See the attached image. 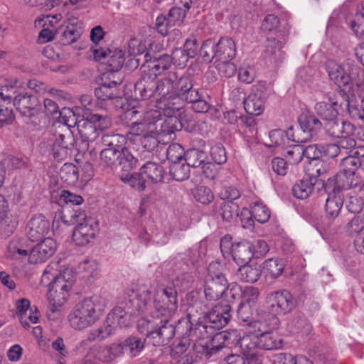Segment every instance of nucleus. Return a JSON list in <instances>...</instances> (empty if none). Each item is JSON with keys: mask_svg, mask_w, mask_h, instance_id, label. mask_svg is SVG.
Here are the masks:
<instances>
[{"mask_svg": "<svg viewBox=\"0 0 364 364\" xmlns=\"http://www.w3.org/2000/svg\"><path fill=\"white\" fill-rule=\"evenodd\" d=\"M105 304L102 298L92 296L77 302L70 312L68 319L70 326L82 331L94 325L102 316Z\"/></svg>", "mask_w": 364, "mask_h": 364, "instance_id": "1", "label": "nucleus"}, {"mask_svg": "<svg viewBox=\"0 0 364 364\" xmlns=\"http://www.w3.org/2000/svg\"><path fill=\"white\" fill-rule=\"evenodd\" d=\"M171 318L154 315L141 318L137 321V329L140 333L146 335L154 346H165L176 333L174 325L170 323Z\"/></svg>", "mask_w": 364, "mask_h": 364, "instance_id": "2", "label": "nucleus"}, {"mask_svg": "<svg viewBox=\"0 0 364 364\" xmlns=\"http://www.w3.org/2000/svg\"><path fill=\"white\" fill-rule=\"evenodd\" d=\"M176 279L166 285L159 284L154 289V316L172 318L178 308Z\"/></svg>", "mask_w": 364, "mask_h": 364, "instance_id": "3", "label": "nucleus"}, {"mask_svg": "<svg viewBox=\"0 0 364 364\" xmlns=\"http://www.w3.org/2000/svg\"><path fill=\"white\" fill-rule=\"evenodd\" d=\"M111 125V120L107 116L95 114L90 119H82L78 121L77 130L81 139L80 143L76 144V149L79 152H85L88 149L89 142L97 139L100 130L108 128Z\"/></svg>", "mask_w": 364, "mask_h": 364, "instance_id": "4", "label": "nucleus"}, {"mask_svg": "<svg viewBox=\"0 0 364 364\" xmlns=\"http://www.w3.org/2000/svg\"><path fill=\"white\" fill-rule=\"evenodd\" d=\"M203 60L210 63L215 60H231L236 55L235 41L229 37L220 38L218 43L213 39L205 40L200 50Z\"/></svg>", "mask_w": 364, "mask_h": 364, "instance_id": "5", "label": "nucleus"}, {"mask_svg": "<svg viewBox=\"0 0 364 364\" xmlns=\"http://www.w3.org/2000/svg\"><path fill=\"white\" fill-rule=\"evenodd\" d=\"M132 117L139 114V118L132 122L127 134V140L132 144L140 140L141 137L150 133H154L155 125L153 119L159 117V113L154 109L148 110H133L131 112Z\"/></svg>", "mask_w": 364, "mask_h": 364, "instance_id": "6", "label": "nucleus"}, {"mask_svg": "<svg viewBox=\"0 0 364 364\" xmlns=\"http://www.w3.org/2000/svg\"><path fill=\"white\" fill-rule=\"evenodd\" d=\"M218 262H211L208 267V275L204 287L205 298L210 301H217L228 290V281L220 272Z\"/></svg>", "mask_w": 364, "mask_h": 364, "instance_id": "7", "label": "nucleus"}, {"mask_svg": "<svg viewBox=\"0 0 364 364\" xmlns=\"http://www.w3.org/2000/svg\"><path fill=\"white\" fill-rule=\"evenodd\" d=\"M154 109L159 113V117L153 119V124L156 127L154 133H156L157 135L168 136L173 134L176 130H178L176 124L178 123V119L175 114L181 109V106L178 103L173 102L172 105H171L170 103L166 104L164 108H161L166 116L164 119L161 117L160 109L156 107Z\"/></svg>", "mask_w": 364, "mask_h": 364, "instance_id": "8", "label": "nucleus"}, {"mask_svg": "<svg viewBox=\"0 0 364 364\" xmlns=\"http://www.w3.org/2000/svg\"><path fill=\"white\" fill-rule=\"evenodd\" d=\"M267 302L269 311L275 315H285L296 307V301L292 294L287 290H279L269 293Z\"/></svg>", "mask_w": 364, "mask_h": 364, "instance_id": "9", "label": "nucleus"}, {"mask_svg": "<svg viewBox=\"0 0 364 364\" xmlns=\"http://www.w3.org/2000/svg\"><path fill=\"white\" fill-rule=\"evenodd\" d=\"M118 358L114 343L110 345L95 344L84 356L82 364H108Z\"/></svg>", "mask_w": 364, "mask_h": 364, "instance_id": "10", "label": "nucleus"}, {"mask_svg": "<svg viewBox=\"0 0 364 364\" xmlns=\"http://www.w3.org/2000/svg\"><path fill=\"white\" fill-rule=\"evenodd\" d=\"M143 58L133 59L135 61L136 67L139 66L140 62L142 61V70L145 73L147 72L151 75L154 76V75L156 78L158 75H161L165 70L169 69L171 65V56L167 54L159 55L152 58L149 53H146L144 55Z\"/></svg>", "mask_w": 364, "mask_h": 364, "instance_id": "11", "label": "nucleus"}, {"mask_svg": "<svg viewBox=\"0 0 364 364\" xmlns=\"http://www.w3.org/2000/svg\"><path fill=\"white\" fill-rule=\"evenodd\" d=\"M102 82L95 90V95L97 99L107 100L119 97L118 85L122 82L121 76H115L110 72H105L102 75Z\"/></svg>", "mask_w": 364, "mask_h": 364, "instance_id": "12", "label": "nucleus"}, {"mask_svg": "<svg viewBox=\"0 0 364 364\" xmlns=\"http://www.w3.org/2000/svg\"><path fill=\"white\" fill-rule=\"evenodd\" d=\"M176 80V73L169 72L161 80H157L156 84V102L159 109L164 108L166 104L172 105L175 101L174 82Z\"/></svg>", "mask_w": 364, "mask_h": 364, "instance_id": "13", "label": "nucleus"}, {"mask_svg": "<svg viewBox=\"0 0 364 364\" xmlns=\"http://www.w3.org/2000/svg\"><path fill=\"white\" fill-rule=\"evenodd\" d=\"M75 138L71 130L66 127L55 131V139L53 147V154L58 161H62L68 156V150L74 146Z\"/></svg>", "mask_w": 364, "mask_h": 364, "instance_id": "14", "label": "nucleus"}, {"mask_svg": "<svg viewBox=\"0 0 364 364\" xmlns=\"http://www.w3.org/2000/svg\"><path fill=\"white\" fill-rule=\"evenodd\" d=\"M98 230V223L90 217L76 225L72 235L73 240L77 245L84 246L95 237Z\"/></svg>", "mask_w": 364, "mask_h": 364, "instance_id": "15", "label": "nucleus"}, {"mask_svg": "<svg viewBox=\"0 0 364 364\" xmlns=\"http://www.w3.org/2000/svg\"><path fill=\"white\" fill-rule=\"evenodd\" d=\"M14 106L22 116L32 118L38 115L42 110V107L35 95L18 94L14 98Z\"/></svg>", "mask_w": 364, "mask_h": 364, "instance_id": "16", "label": "nucleus"}, {"mask_svg": "<svg viewBox=\"0 0 364 364\" xmlns=\"http://www.w3.org/2000/svg\"><path fill=\"white\" fill-rule=\"evenodd\" d=\"M39 241L30 251L28 258L31 263L43 262L56 251L57 244L53 238L47 237Z\"/></svg>", "mask_w": 364, "mask_h": 364, "instance_id": "17", "label": "nucleus"}, {"mask_svg": "<svg viewBox=\"0 0 364 364\" xmlns=\"http://www.w3.org/2000/svg\"><path fill=\"white\" fill-rule=\"evenodd\" d=\"M50 222L42 215H36L31 218L26 226L28 238L32 242H37L49 233Z\"/></svg>", "mask_w": 364, "mask_h": 364, "instance_id": "18", "label": "nucleus"}, {"mask_svg": "<svg viewBox=\"0 0 364 364\" xmlns=\"http://www.w3.org/2000/svg\"><path fill=\"white\" fill-rule=\"evenodd\" d=\"M156 77L142 70L141 77L134 84V93L142 100L154 97L156 100Z\"/></svg>", "mask_w": 364, "mask_h": 364, "instance_id": "19", "label": "nucleus"}, {"mask_svg": "<svg viewBox=\"0 0 364 364\" xmlns=\"http://www.w3.org/2000/svg\"><path fill=\"white\" fill-rule=\"evenodd\" d=\"M231 307L229 304L215 306L205 316V321L215 331L225 326L230 321Z\"/></svg>", "mask_w": 364, "mask_h": 364, "instance_id": "20", "label": "nucleus"}, {"mask_svg": "<svg viewBox=\"0 0 364 364\" xmlns=\"http://www.w3.org/2000/svg\"><path fill=\"white\" fill-rule=\"evenodd\" d=\"M118 358L127 355L129 358L138 356L144 350L145 340L131 336L120 343H114Z\"/></svg>", "mask_w": 364, "mask_h": 364, "instance_id": "21", "label": "nucleus"}, {"mask_svg": "<svg viewBox=\"0 0 364 364\" xmlns=\"http://www.w3.org/2000/svg\"><path fill=\"white\" fill-rule=\"evenodd\" d=\"M58 267L57 262H50L45 269L43 274V279H47L50 280V275L52 277L51 279L56 283L68 285V287L71 288L74 282V272L70 267L64 268L60 270L58 274H56Z\"/></svg>", "mask_w": 364, "mask_h": 364, "instance_id": "22", "label": "nucleus"}, {"mask_svg": "<svg viewBox=\"0 0 364 364\" xmlns=\"http://www.w3.org/2000/svg\"><path fill=\"white\" fill-rule=\"evenodd\" d=\"M71 288L68 285L61 284L53 281L50 283V287L48 292V300L54 308L63 306L70 296Z\"/></svg>", "mask_w": 364, "mask_h": 364, "instance_id": "23", "label": "nucleus"}, {"mask_svg": "<svg viewBox=\"0 0 364 364\" xmlns=\"http://www.w3.org/2000/svg\"><path fill=\"white\" fill-rule=\"evenodd\" d=\"M105 324L107 328H110L113 334L118 327H127L129 325L128 311L121 306L114 307L107 316Z\"/></svg>", "mask_w": 364, "mask_h": 364, "instance_id": "24", "label": "nucleus"}, {"mask_svg": "<svg viewBox=\"0 0 364 364\" xmlns=\"http://www.w3.org/2000/svg\"><path fill=\"white\" fill-rule=\"evenodd\" d=\"M230 252L237 264H247L254 257L252 243L247 240L232 244Z\"/></svg>", "mask_w": 364, "mask_h": 364, "instance_id": "25", "label": "nucleus"}, {"mask_svg": "<svg viewBox=\"0 0 364 364\" xmlns=\"http://www.w3.org/2000/svg\"><path fill=\"white\" fill-rule=\"evenodd\" d=\"M326 132L332 137L339 138L343 134H351L354 132V126L348 122L337 118L330 119L325 122Z\"/></svg>", "mask_w": 364, "mask_h": 364, "instance_id": "26", "label": "nucleus"}, {"mask_svg": "<svg viewBox=\"0 0 364 364\" xmlns=\"http://www.w3.org/2000/svg\"><path fill=\"white\" fill-rule=\"evenodd\" d=\"M151 291L146 287L139 289L138 291H132L129 295V302L132 310L130 314L144 311L146 304L150 301Z\"/></svg>", "mask_w": 364, "mask_h": 364, "instance_id": "27", "label": "nucleus"}, {"mask_svg": "<svg viewBox=\"0 0 364 364\" xmlns=\"http://www.w3.org/2000/svg\"><path fill=\"white\" fill-rule=\"evenodd\" d=\"M228 338V335L226 332H218L213 335L209 343L201 346L200 352L206 359H209L225 347V342Z\"/></svg>", "mask_w": 364, "mask_h": 364, "instance_id": "28", "label": "nucleus"}, {"mask_svg": "<svg viewBox=\"0 0 364 364\" xmlns=\"http://www.w3.org/2000/svg\"><path fill=\"white\" fill-rule=\"evenodd\" d=\"M31 249L27 244L25 238L14 237L8 245L6 253V257L14 259H18L30 255Z\"/></svg>", "mask_w": 364, "mask_h": 364, "instance_id": "29", "label": "nucleus"}, {"mask_svg": "<svg viewBox=\"0 0 364 364\" xmlns=\"http://www.w3.org/2000/svg\"><path fill=\"white\" fill-rule=\"evenodd\" d=\"M140 171L147 183L156 184L164 180L165 171L158 163L148 161L141 167Z\"/></svg>", "mask_w": 364, "mask_h": 364, "instance_id": "30", "label": "nucleus"}, {"mask_svg": "<svg viewBox=\"0 0 364 364\" xmlns=\"http://www.w3.org/2000/svg\"><path fill=\"white\" fill-rule=\"evenodd\" d=\"M326 70L331 80L339 87L348 85V77L346 68L334 60H328Z\"/></svg>", "mask_w": 364, "mask_h": 364, "instance_id": "31", "label": "nucleus"}, {"mask_svg": "<svg viewBox=\"0 0 364 364\" xmlns=\"http://www.w3.org/2000/svg\"><path fill=\"white\" fill-rule=\"evenodd\" d=\"M361 182L360 173L341 170L335 177L336 187L338 189H349L357 186Z\"/></svg>", "mask_w": 364, "mask_h": 364, "instance_id": "32", "label": "nucleus"}, {"mask_svg": "<svg viewBox=\"0 0 364 364\" xmlns=\"http://www.w3.org/2000/svg\"><path fill=\"white\" fill-rule=\"evenodd\" d=\"M244 108L250 115L258 116L264 109V102L262 93H250L244 100Z\"/></svg>", "mask_w": 364, "mask_h": 364, "instance_id": "33", "label": "nucleus"}, {"mask_svg": "<svg viewBox=\"0 0 364 364\" xmlns=\"http://www.w3.org/2000/svg\"><path fill=\"white\" fill-rule=\"evenodd\" d=\"M338 105L337 101L332 99L329 102H319L315 105L316 112L326 122L335 119L338 114Z\"/></svg>", "mask_w": 364, "mask_h": 364, "instance_id": "34", "label": "nucleus"}, {"mask_svg": "<svg viewBox=\"0 0 364 364\" xmlns=\"http://www.w3.org/2000/svg\"><path fill=\"white\" fill-rule=\"evenodd\" d=\"M259 346L264 350L278 349L282 346V339L277 331H264L258 335Z\"/></svg>", "mask_w": 364, "mask_h": 364, "instance_id": "35", "label": "nucleus"}, {"mask_svg": "<svg viewBox=\"0 0 364 364\" xmlns=\"http://www.w3.org/2000/svg\"><path fill=\"white\" fill-rule=\"evenodd\" d=\"M89 218L87 216L85 211L79 208H64L60 215L62 222L67 225H73L76 223L78 225Z\"/></svg>", "mask_w": 364, "mask_h": 364, "instance_id": "36", "label": "nucleus"}, {"mask_svg": "<svg viewBox=\"0 0 364 364\" xmlns=\"http://www.w3.org/2000/svg\"><path fill=\"white\" fill-rule=\"evenodd\" d=\"M246 213L250 215V222H252V218H254L260 223H264L267 222L270 218L269 210L262 202L254 203L251 206L250 211L247 208H243L242 210V215H245Z\"/></svg>", "mask_w": 364, "mask_h": 364, "instance_id": "37", "label": "nucleus"}, {"mask_svg": "<svg viewBox=\"0 0 364 364\" xmlns=\"http://www.w3.org/2000/svg\"><path fill=\"white\" fill-rule=\"evenodd\" d=\"M261 272L257 264H245L238 269L237 277L242 282L254 283L259 279Z\"/></svg>", "mask_w": 364, "mask_h": 364, "instance_id": "38", "label": "nucleus"}, {"mask_svg": "<svg viewBox=\"0 0 364 364\" xmlns=\"http://www.w3.org/2000/svg\"><path fill=\"white\" fill-rule=\"evenodd\" d=\"M286 39H276L274 38H268L265 46V53L271 56L274 60L278 61L284 58V52L282 50Z\"/></svg>", "mask_w": 364, "mask_h": 364, "instance_id": "39", "label": "nucleus"}, {"mask_svg": "<svg viewBox=\"0 0 364 364\" xmlns=\"http://www.w3.org/2000/svg\"><path fill=\"white\" fill-rule=\"evenodd\" d=\"M284 261L278 257H273L265 260L263 263V269L267 277L277 278L280 277L284 269Z\"/></svg>", "mask_w": 364, "mask_h": 364, "instance_id": "40", "label": "nucleus"}, {"mask_svg": "<svg viewBox=\"0 0 364 364\" xmlns=\"http://www.w3.org/2000/svg\"><path fill=\"white\" fill-rule=\"evenodd\" d=\"M237 344L244 356L261 348L259 346L258 335L252 333L241 337Z\"/></svg>", "mask_w": 364, "mask_h": 364, "instance_id": "41", "label": "nucleus"}, {"mask_svg": "<svg viewBox=\"0 0 364 364\" xmlns=\"http://www.w3.org/2000/svg\"><path fill=\"white\" fill-rule=\"evenodd\" d=\"M112 335L110 328H107L105 324L104 326L97 328L96 329H93L87 334V337L86 339L81 341L78 346H77V349L82 348L85 349L89 343L93 342L95 341H103L110 336Z\"/></svg>", "mask_w": 364, "mask_h": 364, "instance_id": "42", "label": "nucleus"}, {"mask_svg": "<svg viewBox=\"0 0 364 364\" xmlns=\"http://www.w3.org/2000/svg\"><path fill=\"white\" fill-rule=\"evenodd\" d=\"M124 61V53L122 50H109V56L106 60L108 66L107 72L113 73L115 76H120L118 71L122 68Z\"/></svg>", "mask_w": 364, "mask_h": 364, "instance_id": "43", "label": "nucleus"}, {"mask_svg": "<svg viewBox=\"0 0 364 364\" xmlns=\"http://www.w3.org/2000/svg\"><path fill=\"white\" fill-rule=\"evenodd\" d=\"M315 182L308 177L300 180L292 188L294 196L299 199L307 198L313 191Z\"/></svg>", "mask_w": 364, "mask_h": 364, "instance_id": "44", "label": "nucleus"}, {"mask_svg": "<svg viewBox=\"0 0 364 364\" xmlns=\"http://www.w3.org/2000/svg\"><path fill=\"white\" fill-rule=\"evenodd\" d=\"M343 203L341 196H336L335 193L328 195L325 205L326 217L332 220L337 218L342 208Z\"/></svg>", "mask_w": 364, "mask_h": 364, "instance_id": "45", "label": "nucleus"}, {"mask_svg": "<svg viewBox=\"0 0 364 364\" xmlns=\"http://www.w3.org/2000/svg\"><path fill=\"white\" fill-rule=\"evenodd\" d=\"M121 149L107 147L100 152V161L104 166L114 168L118 167L119 159L121 156Z\"/></svg>", "mask_w": 364, "mask_h": 364, "instance_id": "46", "label": "nucleus"}, {"mask_svg": "<svg viewBox=\"0 0 364 364\" xmlns=\"http://www.w3.org/2000/svg\"><path fill=\"white\" fill-rule=\"evenodd\" d=\"M192 80L188 76L179 77L176 73V80L174 82L175 102L181 107V98L193 87Z\"/></svg>", "mask_w": 364, "mask_h": 364, "instance_id": "47", "label": "nucleus"}, {"mask_svg": "<svg viewBox=\"0 0 364 364\" xmlns=\"http://www.w3.org/2000/svg\"><path fill=\"white\" fill-rule=\"evenodd\" d=\"M60 177L65 183L75 185L79 178L77 167L73 164H64L60 171Z\"/></svg>", "mask_w": 364, "mask_h": 364, "instance_id": "48", "label": "nucleus"}, {"mask_svg": "<svg viewBox=\"0 0 364 364\" xmlns=\"http://www.w3.org/2000/svg\"><path fill=\"white\" fill-rule=\"evenodd\" d=\"M286 135L289 140L297 144L304 143L312 138L309 131L305 130L300 124L295 127H291L288 129Z\"/></svg>", "mask_w": 364, "mask_h": 364, "instance_id": "49", "label": "nucleus"}, {"mask_svg": "<svg viewBox=\"0 0 364 364\" xmlns=\"http://www.w3.org/2000/svg\"><path fill=\"white\" fill-rule=\"evenodd\" d=\"M120 179L134 189L142 191L146 188V179L142 176L141 171L132 174H122Z\"/></svg>", "mask_w": 364, "mask_h": 364, "instance_id": "50", "label": "nucleus"}, {"mask_svg": "<svg viewBox=\"0 0 364 364\" xmlns=\"http://www.w3.org/2000/svg\"><path fill=\"white\" fill-rule=\"evenodd\" d=\"M207 159L205 152L198 149H190L185 154V162L193 168L201 166Z\"/></svg>", "mask_w": 364, "mask_h": 364, "instance_id": "51", "label": "nucleus"}, {"mask_svg": "<svg viewBox=\"0 0 364 364\" xmlns=\"http://www.w3.org/2000/svg\"><path fill=\"white\" fill-rule=\"evenodd\" d=\"M189 167L186 163H181V161L171 164L169 167L170 176L177 181H183L189 178Z\"/></svg>", "mask_w": 364, "mask_h": 364, "instance_id": "52", "label": "nucleus"}, {"mask_svg": "<svg viewBox=\"0 0 364 364\" xmlns=\"http://www.w3.org/2000/svg\"><path fill=\"white\" fill-rule=\"evenodd\" d=\"M120 154L118 166L122 171H129L137 166L138 160L129 151L127 147L122 148Z\"/></svg>", "mask_w": 364, "mask_h": 364, "instance_id": "53", "label": "nucleus"}, {"mask_svg": "<svg viewBox=\"0 0 364 364\" xmlns=\"http://www.w3.org/2000/svg\"><path fill=\"white\" fill-rule=\"evenodd\" d=\"M348 112L351 118L361 119L364 122V100L354 98L346 102Z\"/></svg>", "mask_w": 364, "mask_h": 364, "instance_id": "54", "label": "nucleus"}, {"mask_svg": "<svg viewBox=\"0 0 364 364\" xmlns=\"http://www.w3.org/2000/svg\"><path fill=\"white\" fill-rule=\"evenodd\" d=\"M215 333L212 327L204 320V322L200 321L195 324L192 330L191 338L199 339L212 338Z\"/></svg>", "mask_w": 364, "mask_h": 364, "instance_id": "55", "label": "nucleus"}, {"mask_svg": "<svg viewBox=\"0 0 364 364\" xmlns=\"http://www.w3.org/2000/svg\"><path fill=\"white\" fill-rule=\"evenodd\" d=\"M194 198L199 203L208 205L212 203L215 198L211 189L205 186H199L192 191Z\"/></svg>", "mask_w": 364, "mask_h": 364, "instance_id": "56", "label": "nucleus"}, {"mask_svg": "<svg viewBox=\"0 0 364 364\" xmlns=\"http://www.w3.org/2000/svg\"><path fill=\"white\" fill-rule=\"evenodd\" d=\"M192 309L193 308H190L186 316L180 318L178 323L174 326V328H176V333L177 332L178 334L184 337H191L193 323L191 314Z\"/></svg>", "mask_w": 364, "mask_h": 364, "instance_id": "57", "label": "nucleus"}, {"mask_svg": "<svg viewBox=\"0 0 364 364\" xmlns=\"http://www.w3.org/2000/svg\"><path fill=\"white\" fill-rule=\"evenodd\" d=\"M346 68L348 77V85L354 83L357 85L361 82L364 77V70L360 68L357 65L351 62H347Z\"/></svg>", "mask_w": 364, "mask_h": 364, "instance_id": "58", "label": "nucleus"}, {"mask_svg": "<svg viewBox=\"0 0 364 364\" xmlns=\"http://www.w3.org/2000/svg\"><path fill=\"white\" fill-rule=\"evenodd\" d=\"M299 120V124L304 129L309 131L310 134H311V137H313L322 127L321 122L314 115L301 116Z\"/></svg>", "mask_w": 364, "mask_h": 364, "instance_id": "59", "label": "nucleus"}, {"mask_svg": "<svg viewBox=\"0 0 364 364\" xmlns=\"http://www.w3.org/2000/svg\"><path fill=\"white\" fill-rule=\"evenodd\" d=\"M58 128L68 127L70 129L75 126L77 127V118L74 112L70 108H63L60 112Z\"/></svg>", "mask_w": 364, "mask_h": 364, "instance_id": "60", "label": "nucleus"}, {"mask_svg": "<svg viewBox=\"0 0 364 364\" xmlns=\"http://www.w3.org/2000/svg\"><path fill=\"white\" fill-rule=\"evenodd\" d=\"M80 36V28L74 24H68L62 34L61 41L63 44H71L75 42Z\"/></svg>", "mask_w": 364, "mask_h": 364, "instance_id": "61", "label": "nucleus"}, {"mask_svg": "<svg viewBox=\"0 0 364 364\" xmlns=\"http://www.w3.org/2000/svg\"><path fill=\"white\" fill-rule=\"evenodd\" d=\"M102 142L108 147L121 149L127 140V136L119 134H105L102 137Z\"/></svg>", "mask_w": 364, "mask_h": 364, "instance_id": "62", "label": "nucleus"}, {"mask_svg": "<svg viewBox=\"0 0 364 364\" xmlns=\"http://www.w3.org/2000/svg\"><path fill=\"white\" fill-rule=\"evenodd\" d=\"M185 154L183 148L178 144L169 145L166 151V156L171 164L181 161L185 159Z\"/></svg>", "mask_w": 364, "mask_h": 364, "instance_id": "63", "label": "nucleus"}, {"mask_svg": "<svg viewBox=\"0 0 364 364\" xmlns=\"http://www.w3.org/2000/svg\"><path fill=\"white\" fill-rule=\"evenodd\" d=\"M128 51L132 55H141L148 53L146 51V41L142 38H132L128 43Z\"/></svg>", "mask_w": 364, "mask_h": 364, "instance_id": "64", "label": "nucleus"}]
</instances>
